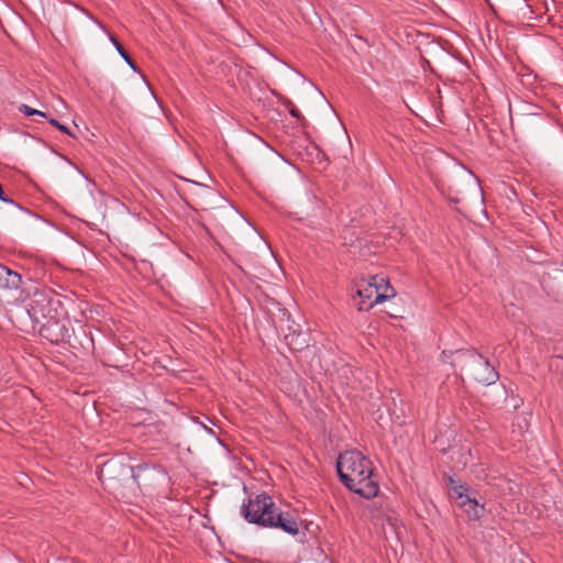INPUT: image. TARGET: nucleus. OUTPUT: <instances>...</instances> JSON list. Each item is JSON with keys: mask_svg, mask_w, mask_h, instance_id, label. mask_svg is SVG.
<instances>
[{"mask_svg": "<svg viewBox=\"0 0 563 563\" xmlns=\"http://www.w3.org/2000/svg\"><path fill=\"white\" fill-rule=\"evenodd\" d=\"M241 515L250 523L280 529L291 536L299 533L296 516L290 511L282 510L266 493L258 494L243 504Z\"/></svg>", "mask_w": 563, "mask_h": 563, "instance_id": "nucleus-1", "label": "nucleus"}, {"mask_svg": "<svg viewBox=\"0 0 563 563\" xmlns=\"http://www.w3.org/2000/svg\"><path fill=\"white\" fill-rule=\"evenodd\" d=\"M340 481L351 492L366 498L378 494L372 460H334Z\"/></svg>", "mask_w": 563, "mask_h": 563, "instance_id": "nucleus-2", "label": "nucleus"}, {"mask_svg": "<svg viewBox=\"0 0 563 563\" xmlns=\"http://www.w3.org/2000/svg\"><path fill=\"white\" fill-rule=\"evenodd\" d=\"M23 301H25L26 312L34 324L67 314L63 296L51 288L29 289Z\"/></svg>", "mask_w": 563, "mask_h": 563, "instance_id": "nucleus-3", "label": "nucleus"}, {"mask_svg": "<svg viewBox=\"0 0 563 563\" xmlns=\"http://www.w3.org/2000/svg\"><path fill=\"white\" fill-rule=\"evenodd\" d=\"M108 472L110 474L115 473L118 471V479L123 483H136L140 485V479L143 478L144 482H150L155 475H159L162 477L165 476L163 470L157 467L156 465L150 466L148 463H141L136 466H131L122 463L121 460H108L103 463L101 472Z\"/></svg>", "mask_w": 563, "mask_h": 563, "instance_id": "nucleus-4", "label": "nucleus"}, {"mask_svg": "<svg viewBox=\"0 0 563 563\" xmlns=\"http://www.w3.org/2000/svg\"><path fill=\"white\" fill-rule=\"evenodd\" d=\"M40 335L53 344L68 343L74 346L71 342L73 329L70 321L66 316H58L53 320H44L37 324Z\"/></svg>", "mask_w": 563, "mask_h": 563, "instance_id": "nucleus-5", "label": "nucleus"}, {"mask_svg": "<svg viewBox=\"0 0 563 563\" xmlns=\"http://www.w3.org/2000/svg\"><path fill=\"white\" fill-rule=\"evenodd\" d=\"M376 284L369 280H362L356 285V295L360 301L356 303L360 311H368L375 305L380 303L396 295L390 284H384V292H377Z\"/></svg>", "mask_w": 563, "mask_h": 563, "instance_id": "nucleus-6", "label": "nucleus"}, {"mask_svg": "<svg viewBox=\"0 0 563 563\" xmlns=\"http://www.w3.org/2000/svg\"><path fill=\"white\" fill-rule=\"evenodd\" d=\"M473 357V368H471V377L479 384L492 385L498 379V373L495 367L482 354H468Z\"/></svg>", "mask_w": 563, "mask_h": 563, "instance_id": "nucleus-7", "label": "nucleus"}, {"mask_svg": "<svg viewBox=\"0 0 563 563\" xmlns=\"http://www.w3.org/2000/svg\"><path fill=\"white\" fill-rule=\"evenodd\" d=\"M468 354H479L475 349H459L455 351L443 350L441 353V360L444 363L451 365L454 369H460L461 372H466L471 375V368H473L474 358L468 356Z\"/></svg>", "mask_w": 563, "mask_h": 563, "instance_id": "nucleus-8", "label": "nucleus"}, {"mask_svg": "<svg viewBox=\"0 0 563 563\" xmlns=\"http://www.w3.org/2000/svg\"><path fill=\"white\" fill-rule=\"evenodd\" d=\"M21 284L22 277L19 273L0 265V289H18Z\"/></svg>", "mask_w": 563, "mask_h": 563, "instance_id": "nucleus-9", "label": "nucleus"}, {"mask_svg": "<svg viewBox=\"0 0 563 563\" xmlns=\"http://www.w3.org/2000/svg\"><path fill=\"white\" fill-rule=\"evenodd\" d=\"M459 505L466 514L468 520H478L485 514L484 505H479L476 499L471 497H465Z\"/></svg>", "mask_w": 563, "mask_h": 563, "instance_id": "nucleus-10", "label": "nucleus"}, {"mask_svg": "<svg viewBox=\"0 0 563 563\" xmlns=\"http://www.w3.org/2000/svg\"><path fill=\"white\" fill-rule=\"evenodd\" d=\"M285 340L291 350L301 351L308 346L306 335L301 332H294L285 335Z\"/></svg>", "mask_w": 563, "mask_h": 563, "instance_id": "nucleus-11", "label": "nucleus"}, {"mask_svg": "<svg viewBox=\"0 0 563 563\" xmlns=\"http://www.w3.org/2000/svg\"><path fill=\"white\" fill-rule=\"evenodd\" d=\"M110 41L112 42V44L117 48V51L120 54V56L126 62V64L134 71H139V67H137L136 63L132 59V57L129 55V53L121 45V43L119 42L118 37L115 35H113V34H110Z\"/></svg>", "mask_w": 563, "mask_h": 563, "instance_id": "nucleus-12", "label": "nucleus"}, {"mask_svg": "<svg viewBox=\"0 0 563 563\" xmlns=\"http://www.w3.org/2000/svg\"><path fill=\"white\" fill-rule=\"evenodd\" d=\"M369 282L372 284H376L375 286L377 288L378 294L384 292V284H389V282L384 276L380 275L371 276Z\"/></svg>", "mask_w": 563, "mask_h": 563, "instance_id": "nucleus-13", "label": "nucleus"}, {"mask_svg": "<svg viewBox=\"0 0 563 563\" xmlns=\"http://www.w3.org/2000/svg\"><path fill=\"white\" fill-rule=\"evenodd\" d=\"M451 489L454 492V494L456 495V498L460 501L465 499V497H468L466 495V493L468 490V487L466 485L457 484V485L452 486Z\"/></svg>", "mask_w": 563, "mask_h": 563, "instance_id": "nucleus-14", "label": "nucleus"}, {"mask_svg": "<svg viewBox=\"0 0 563 563\" xmlns=\"http://www.w3.org/2000/svg\"><path fill=\"white\" fill-rule=\"evenodd\" d=\"M48 122L51 125L55 126L56 129H58L60 132L67 134V135H70L73 136L68 126H66L65 124H62L59 121H57L56 119L54 118H49L48 119Z\"/></svg>", "mask_w": 563, "mask_h": 563, "instance_id": "nucleus-15", "label": "nucleus"}, {"mask_svg": "<svg viewBox=\"0 0 563 563\" xmlns=\"http://www.w3.org/2000/svg\"><path fill=\"white\" fill-rule=\"evenodd\" d=\"M289 114L292 118H295L301 125H305L307 123L306 118L300 113V111L295 106H291V109H289Z\"/></svg>", "mask_w": 563, "mask_h": 563, "instance_id": "nucleus-16", "label": "nucleus"}, {"mask_svg": "<svg viewBox=\"0 0 563 563\" xmlns=\"http://www.w3.org/2000/svg\"><path fill=\"white\" fill-rule=\"evenodd\" d=\"M0 200L5 202V203H11V205L15 206L19 209H22V207L18 202H15L14 200L9 198V196L4 191V189H3L1 184H0Z\"/></svg>", "mask_w": 563, "mask_h": 563, "instance_id": "nucleus-17", "label": "nucleus"}, {"mask_svg": "<svg viewBox=\"0 0 563 563\" xmlns=\"http://www.w3.org/2000/svg\"><path fill=\"white\" fill-rule=\"evenodd\" d=\"M550 366L555 367V369L563 372V356H560V355L553 356L551 358Z\"/></svg>", "mask_w": 563, "mask_h": 563, "instance_id": "nucleus-18", "label": "nucleus"}, {"mask_svg": "<svg viewBox=\"0 0 563 563\" xmlns=\"http://www.w3.org/2000/svg\"><path fill=\"white\" fill-rule=\"evenodd\" d=\"M20 112L23 113L24 115L26 117H32L34 115L35 113H37V110L34 109V108H31L30 106L27 104H21L20 108H19Z\"/></svg>", "mask_w": 563, "mask_h": 563, "instance_id": "nucleus-19", "label": "nucleus"}, {"mask_svg": "<svg viewBox=\"0 0 563 563\" xmlns=\"http://www.w3.org/2000/svg\"><path fill=\"white\" fill-rule=\"evenodd\" d=\"M278 98L279 100L282 101V103L286 107V109H291V106H294V103L286 97L282 96V95H278Z\"/></svg>", "mask_w": 563, "mask_h": 563, "instance_id": "nucleus-20", "label": "nucleus"}, {"mask_svg": "<svg viewBox=\"0 0 563 563\" xmlns=\"http://www.w3.org/2000/svg\"><path fill=\"white\" fill-rule=\"evenodd\" d=\"M444 477L446 478L450 488L454 485H457V483L452 476L444 474Z\"/></svg>", "mask_w": 563, "mask_h": 563, "instance_id": "nucleus-21", "label": "nucleus"}, {"mask_svg": "<svg viewBox=\"0 0 563 563\" xmlns=\"http://www.w3.org/2000/svg\"><path fill=\"white\" fill-rule=\"evenodd\" d=\"M34 115L47 119V114L45 112H43V111H40V110H37V113H35Z\"/></svg>", "mask_w": 563, "mask_h": 563, "instance_id": "nucleus-22", "label": "nucleus"}, {"mask_svg": "<svg viewBox=\"0 0 563 563\" xmlns=\"http://www.w3.org/2000/svg\"><path fill=\"white\" fill-rule=\"evenodd\" d=\"M104 456H106V454L100 453V454H97L96 457L101 459V457H104Z\"/></svg>", "mask_w": 563, "mask_h": 563, "instance_id": "nucleus-23", "label": "nucleus"}, {"mask_svg": "<svg viewBox=\"0 0 563 563\" xmlns=\"http://www.w3.org/2000/svg\"><path fill=\"white\" fill-rule=\"evenodd\" d=\"M336 457H339V459L344 457V453L340 452Z\"/></svg>", "mask_w": 563, "mask_h": 563, "instance_id": "nucleus-24", "label": "nucleus"}, {"mask_svg": "<svg viewBox=\"0 0 563 563\" xmlns=\"http://www.w3.org/2000/svg\"><path fill=\"white\" fill-rule=\"evenodd\" d=\"M357 455L362 459H365L366 456L365 455H362V453L357 452Z\"/></svg>", "mask_w": 563, "mask_h": 563, "instance_id": "nucleus-25", "label": "nucleus"}, {"mask_svg": "<svg viewBox=\"0 0 563 563\" xmlns=\"http://www.w3.org/2000/svg\"><path fill=\"white\" fill-rule=\"evenodd\" d=\"M209 432H213L212 429H208L206 426H203Z\"/></svg>", "mask_w": 563, "mask_h": 563, "instance_id": "nucleus-26", "label": "nucleus"}]
</instances>
